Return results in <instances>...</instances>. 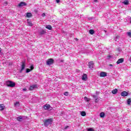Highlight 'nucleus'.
Listing matches in <instances>:
<instances>
[{"mask_svg":"<svg viewBox=\"0 0 131 131\" xmlns=\"http://www.w3.org/2000/svg\"><path fill=\"white\" fill-rule=\"evenodd\" d=\"M81 116H85L86 115V113H85V112H81Z\"/></svg>","mask_w":131,"mask_h":131,"instance_id":"nucleus-23","label":"nucleus"},{"mask_svg":"<svg viewBox=\"0 0 131 131\" xmlns=\"http://www.w3.org/2000/svg\"><path fill=\"white\" fill-rule=\"evenodd\" d=\"M30 70L31 71L33 70V69H34V66L33 64H32L30 67Z\"/></svg>","mask_w":131,"mask_h":131,"instance_id":"nucleus-26","label":"nucleus"},{"mask_svg":"<svg viewBox=\"0 0 131 131\" xmlns=\"http://www.w3.org/2000/svg\"><path fill=\"white\" fill-rule=\"evenodd\" d=\"M27 23H28L29 26H32L33 25V24L32 23L31 21H30V20H29V19L27 20Z\"/></svg>","mask_w":131,"mask_h":131,"instance_id":"nucleus-16","label":"nucleus"},{"mask_svg":"<svg viewBox=\"0 0 131 131\" xmlns=\"http://www.w3.org/2000/svg\"><path fill=\"white\" fill-rule=\"evenodd\" d=\"M46 16V14L45 13H42V17H45Z\"/></svg>","mask_w":131,"mask_h":131,"instance_id":"nucleus-33","label":"nucleus"},{"mask_svg":"<svg viewBox=\"0 0 131 131\" xmlns=\"http://www.w3.org/2000/svg\"><path fill=\"white\" fill-rule=\"evenodd\" d=\"M30 71H31V70L30 69H26V73H29V72H30Z\"/></svg>","mask_w":131,"mask_h":131,"instance_id":"nucleus-28","label":"nucleus"},{"mask_svg":"<svg viewBox=\"0 0 131 131\" xmlns=\"http://www.w3.org/2000/svg\"><path fill=\"white\" fill-rule=\"evenodd\" d=\"M43 108L45 110H49V111H51L53 110V107H52L51 106V105L50 104H45Z\"/></svg>","mask_w":131,"mask_h":131,"instance_id":"nucleus-3","label":"nucleus"},{"mask_svg":"<svg viewBox=\"0 0 131 131\" xmlns=\"http://www.w3.org/2000/svg\"><path fill=\"white\" fill-rule=\"evenodd\" d=\"M89 68L91 69H93L94 68V61H90L89 63Z\"/></svg>","mask_w":131,"mask_h":131,"instance_id":"nucleus-8","label":"nucleus"},{"mask_svg":"<svg viewBox=\"0 0 131 131\" xmlns=\"http://www.w3.org/2000/svg\"><path fill=\"white\" fill-rule=\"evenodd\" d=\"M26 16L27 18H31V17H32V14H31V13L28 12L26 13Z\"/></svg>","mask_w":131,"mask_h":131,"instance_id":"nucleus-14","label":"nucleus"},{"mask_svg":"<svg viewBox=\"0 0 131 131\" xmlns=\"http://www.w3.org/2000/svg\"><path fill=\"white\" fill-rule=\"evenodd\" d=\"M130 62H131V57H130Z\"/></svg>","mask_w":131,"mask_h":131,"instance_id":"nucleus-41","label":"nucleus"},{"mask_svg":"<svg viewBox=\"0 0 131 131\" xmlns=\"http://www.w3.org/2000/svg\"><path fill=\"white\" fill-rule=\"evenodd\" d=\"M88 131H94V129L90 128L88 129Z\"/></svg>","mask_w":131,"mask_h":131,"instance_id":"nucleus-31","label":"nucleus"},{"mask_svg":"<svg viewBox=\"0 0 131 131\" xmlns=\"http://www.w3.org/2000/svg\"><path fill=\"white\" fill-rule=\"evenodd\" d=\"M104 116H105V113H104V112L100 113V117L101 118H103V117H104Z\"/></svg>","mask_w":131,"mask_h":131,"instance_id":"nucleus-19","label":"nucleus"},{"mask_svg":"<svg viewBox=\"0 0 131 131\" xmlns=\"http://www.w3.org/2000/svg\"><path fill=\"white\" fill-rule=\"evenodd\" d=\"M6 108V106L4 104H0V111H3Z\"/></svg>","mask_w":131,"mask_h":131,"instance_id":"nucleus-15","label":"nucleus"},{"mask_svg":"<svg viewBox=\"0 0 131 131\" xmlns=\"http://www.w3.org/2000/svg\"><path fill=\"white\" fill-rule=\"evenodd\" d=\"M68 127H69V126H66L64 127V129H67V128H68Z\"/></svg>","mask_w":131,"mask_h":131,"instance_id":"nucleus-35","label":"nucleus"},{"mask_svg":"<svg viewBox=\"0 0 131 131\" xmlns=\"http://www.w3.org/2000/svg\"><path fill=\"white\" fill-rule=\"evenodd\" d=\"M127 34L129 37H131V31L130 32H127Z\"/></svg>","mask_w":131,"mask_h":131,"instance_id":"nucleus-27","label":"nucleus"},{"mask_svg":"<svg viewBox=\"0 0 131 131\" xmlns=\"http://www.w3.org/2000/svg\"><path fill=\"white\" fill-rule=\"evenodd\" d=\"M130 103H131V99L129 98L127 100V105H128V106H130Z\"/></svg>","mask_w":131,"mask_h":131,"instance_id":"nucleus-18","label":"nucleus"},{"mask_svg":"<svg viewBox=\"0 0 131 131\" xmlns=\"http://www.w3.org/2000/svg\"><path fill=\"white\" fill-rule=\"evenodd\" d=\"M22 64H21V69H20V72H22V71L25 69V66L26 64V62H25V61H23L22 62Z\"/></svg>","mask_w":131,"mask_h":131,"instance_id":"nucleus-6","label":"nucleus"},{"mask_svg":"<svg viewBox=\"0 0 131 131\" xmlns=\"http://www.w3.org/2000/svg\"><path fill=\"white\" fill-rule=\"evenodd\" d=\"M64 96H68L69 95V93L68 92H66L64 93Z\"/></svg>","mask_w":131,"mask_h":131,"instance_id":"nucleus-30","label":"nucleus"},{"mask_svg":"<svg viewBox=\"0 0 131 131\" xmlns=\"http://www.w3.org/2000/svg\"><path fill=\"white\" fill-rule=\"evenodd\" d=\"M6 85L8 88H14V86L16 85V83H15V82L10 80L6 81Z\"/></svg>","mask_w":131,"mask_h":131,"instance_id":"nucleus-2","label":"nucleus"},{"mask_svg":"<svg viewBox=\"0 0 131 131\" xmlns=\"http://www.w3.org/2000/svg\"><path fill=\"white\" fill-rule=\"evenodd\" d=\"M109 66L112 67V66H113V65H112V64H109Z\"/></svg>","mask_w":131,"mask_h":131,"instance_id":"nucleus-37","label":"nucleus"},{"mask_svg":"<svg viewBox=\"0 0 131 131\" xmlns=\"http://www.w3.org/2000/svg\"><path fill=\"white\" fill-rule=\"evenodd\" d=\"M53 118H49L43 121V125L45 126H49L50 124H52L53 122Z\"/></svg>","mask_w":131,"mask_h":131,"instance_id":"nucleus-1","label":"nucleus"},{"mask_svg":"<svg viewBox=\"0 0 131 131\" xmlns=\"http://www.w3.org/2000/svg\"><path fill=\"white\" fill-rule=\"evenodd\" d=\"M2 52V48H0V53Z\"/></svg>","mask_w":131,"mask_h":131,"instance_id":"nucleus-38","label":"nucleus"},{"mask_svg":"<svg viewBox=\"0 0 131 131\" xmlns=\"http://www.w3.org/2000/svg\"><path fill=\"white\" fill-rule=\"evenodd\" d=\"M17 105H20V103H19V102L16 101L15 103H14V106H17Z\"/></svg>","mask_w":131,"mask_h":131,"instance_id":"nucleus-29","label":"nucleus"},{"mask_svg":"<svg viewBox=\"0 0 131 131\" xmlns=\"http://www.w3.org/2000/svg\"><path fill=\"white\" fill-rule=\"evenodd\" d=\"M118 92V90H117V89H115L114 90H113L112 91V94H113L114 95H116V94H117V92Z\"/></svg>","mask_w":131,"mask_h":131,"instance_id":"nucleus-13","label":"nucleus"},{"mask_svg":"<svg viewBox=\"0 0 131 131\" xmlns=\"http://www.w3.org/2000/svg\"><path fill=\"white\" fill-rule=\"evenodd\" d=\"M23 91H26V89H23Z\"/></svg>","mask_w":131,"mask_h":131,"instance_id":"nucleus-39","label":"nucleus"},{"mask_svg":"<svg viewBox=\"0 0 131 131\" xmlns=\"http://www.w3.org/2000/svg\"><path fill=\"white\" fill-rule=\"evenodd\" d=\"M39 33L41 35H42L46 33V31L45 30H42Z\"/></svg>","mask_w":131,"mask_h":131,"instance_id":"nucleus-25","label":"nucleus"},{"mask_svg":"<svg viewBox=\"0 0 131 131\" xmlns=\"http://www.w3.org/2000/svg\"><path fill=\"white\" fill-rule=\"evenodd\" d=\"M84 100L85 101V102H90V101H91V99L88 98L86 97H84Z\"/></svg>","mask_w":131,"mask_h":131,"instance_id":"nucleus-21","label":"nucleus"},{"mask_svg":"<svg viewBox=\"0 0 131 131\" xmlns=\"http://www.w3.org/2000/svg\"><path fill=\"white\" fill-rule=\"evenodd\" d=\"M100 77H105V76H107V73L105 72H102L100 73Z\"/></svg>","mask_w":131,"mask_h":131,"instance_id":"nucleus-10","label":"nucleus"},{"mask_svg":"<svg viewBox=\"0 0 131 131\" xmlns=\"http://www.w3.org/2000/svg\"><path fill=\"white\" fill-rule=\"evenodd\" d=\"M37 86L36 85H33L30 86L29 88V91H33V90H34L35 88H37Z\"/></svg>","mask_w":131,"mask_h":131,"instance_id":"nucleus-12","label":"nucleus"},{"mask_svg":"<svg viewBox=\"0 0 131 131\" xmlns=\"http://www.w3.org/2000/svg\"><path fill=\"white\" fill-rule=\"evenodd\" d=\"M27 6V4L26 3L23 2H20L18 5V7H19V8H22V7H24V6Z\"/></svg>","mask_w":131,"mask_h":131,"instance_id":"nucleus-5","label":"nucleus"},{"mask_svg":"<svg viewBox=\"0 0 131 131\" xmlns=\"http://www.w3.org/2000/svg\"><path fill=\"white\" fill-rule=\"evenodd\" d=\"M99 102V100H98V98L95 99V102L98 103Z\"/></svg>","mask_w":131,"mask_h":131,"instance_id":"nucleus-32","label":"nucleus"},{"mask_svg":"<svg viewBox=\"0 0 131 131\" xmlns=\"http://www.w3.org/2000/svg\"><path fill=\"white\" fill-rule=\"evenodd\" d=\"M56 2L58 4V3H60V0H56Z\"/></svg>","mask_w":131,"mask_h":131,"instance_id":"nucleus-36","label":"nucleus"},{"mask_svg":"<svg viewBox=\"0 0 131 131\" xmlns=\"http://www.w3.org/2000/svg\"><path fill=\"white\" fill-rule=\"evenodd\" d=\"M23 119V117H22V116H19L17 119L18 121H22Z\"/></svg>","mask_w":131,"mask_h":131,"instance_id":"nucleus-22","label":"nucleus"},{"mask_svg":"<svg viewBox=\"0 0 131 131\" xmlns=\"http://www.w3.org/2000/svg\"><path fill=\"white\" fill-rule=\"evenodd\" d=\"M94 2H98V0H95Z\"/></svg>","mask_w":131,"mask_h":131,"instance_id":"nucleus-40","label":"nucleus"},{"mask_svg":"<svg viewBox=\"0 0 131 131\" xmlns=\"http://www.w3.org/2000/svg\"><path fill=\"white\" fill-rule=\"evenodd\" d=\"M54 59L53 58H49L46 62L47 65H52V64H54Z\"/></svg>","mask_w":131,"mask_h":131,"instance_id":"nucleus-4","label":"nucleus"},{"mask_svg":"<svg viewBox=\"0 0 131 131\" xmlns=\"http://www.w3.org/2000/svg\"><path fill=\"white\" fill-rule=\"evenodd\" d=\"M82 80H84L85 81L88 80V75H86V74H83L82 76Z\"/></svg>","mask_w":131,"mask_h":131,"instance_id":"nucleus-9","label":"nucleus"},{"mask_svg":"<svg viewBox=\"0 0 131 131\" xmlns=\"http://www.w3.org/2000/svg\"><path fill=\"white\" fill-rule=\"evenodd\" d=\"M111 58V55H108L107 56V58H108V59H110V58Z\"/></svg>","mask_w":131,"mask_h":131,"instance_id":"nucleus-34","label":"nucleus"},{"mask_svg":"<svg viewBox=\"0 0 131 131\" xmlns=\"http://www.w3.org/2000/svg\"><path fill=\"white\" fill-rule=\"evenodd\" d=\"M121 96H122V97H127V96H128V93L126 91H123L121 93Z\"/></svg>","mask_w":131,"mask_h":131,"instance_id":"nucleus-7","label":"nucleus"},{"mask_svg":"<svg viewBox=\"0 0 131 131\" xmlns=\"http://www.w3.org/2000/svg\"><path fill=\"white\" fill-rule=\"evenodd\" d=\"M89 32L90 34H94V33H95V31L94 30H89Z\"/></svg>","mask_w":131,"mask_h":131,"instance_id":"nucleus-24","label":"nucleus"},{"mask_svg":"<svg viewBox=\"0 0 131 131\" xmlns=\"http://www.w3.org/2000/svg\"><path fill=\"white\" fill-rule=\"evenodd\" d=\"M124 61V58H120L117 61V64H120V63H123Z\"/></svg>","mask_w":131,"mask_h":131,"instance_id":"nucleus-11","label":"nucleus"},{"mask_svg":"<svg viewBox=\"0 0 131 131\" xmlns=\"http://www.w3.org/2000/svg\"><path fill=\"white\" fill-rule=\"evenodd\" d=\"M122 4H124V5H125L126 6H127L129 4L128 0L124 1L122 2Z\"/></svg>","mask_w":131,"mask_h":131,"instance_id":"nucleus-17","label":"nucleus"},{"mask_svg":"<svg viewBox=\"0 0 131 131\" xmlns=\"http://www.w3.org/2000/svg\"><path fill=\"white\" fill-rule=\"evenodd\" d=\"M47 29H49V30H52V26L51 25H47L46 26Z\"/></svg>","mask_w":131,"mask_h":131,"instance_id":"nucleus-20","label":"nucleus"}]
</instances>
